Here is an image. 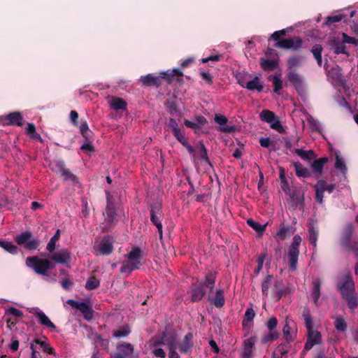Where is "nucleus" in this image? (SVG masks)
<instances>
[{
  "label": "nucleus",
  "instance_id": "5701e85b",
  "mask_svg": "<svg viewBox=\"0 0 358 358\" xmlns=\"http://www.w3.org/2000/svg\"><path fill=\"white\" fill-rule=\"evenodd\" d=\"M34 315L38 319L39 323L51 329H56L55 324L50 321L49 317L41 310L36 311Z\"/></svg>",
  "mask_w": 358,
  "mask_h": 358
},
{
  "label": "nucleus",
  "instance_id": "ddd939ff",
  "mask_svg": "<svg viewBox=\"0 0 358 358\" xmlns=\"http://www.w3.org/2000/svg\"><path fill=\"white\" fill-rule=\"evenodd\" d=\"M194 162L201 159L205 163L212 166L210 159L208 156V150L205 147L202 141H199L198 144L194 148V152L191 154Z\"/></svg>",
  "mask_w": 358,
  "mask_h": 358
},
{
  "label": "nucleus",
  "instance_id": "bb28decb",
  "mask_svg": "<svg viewBox=\"0 0 358 358\" xmlns=\"http://www.w3.org/2000/svg\"><path fill=\"white\" fill-rule=\"evenodd\" d=\"M327 162L328 158L326 157L317 159L312 163L311 168L315 173L321 175L323 171L324 166Z\"/></svg>",
  "mask_w": 358,
  "mask_h": 358
},
{
  "label": "nucleus",
  "instance_id": "a19ab883",
  "mask_svg": "<svg viewBox=\"0 0 358 358\" xmlns=\"http://www.w3.org/2000/svg\"><path fill=\"white\" fill-rule=\"evenodd\" d=\"M290 322L291 321L288 320L287 318L285 320V324L282 329V334L285 338V340L287 341V343H289L294 340V336L291 333V327H290ZM292 322H293L292 321Z\"/></svg>",
  "mask_w": 358,
  "mask_h": 358
},
{
  "label": "nucleus",
  "instance_id": "f704fd0d",
  "mask_svg": "<svg viewBox=\"0 0 358 358\" xmlns=\"http://www.w3.org/2000/svg\"><path fill=\"white\" fill-rule=\"evenodd\" d=\"M162 343L167 345L169 350L178 348V343L174 336H167L164 335L162 337Z\"/></svg>",
  "mask_w": 358,
  "mask_h": 358
},
{
  "label": "nucleus",
  "instance_id": "473e14b6",
  "mask_svg": "<svg viewBox=\"0 0 358 358\" xmlns=\"http://www.w3.org/2000/svg\"><path fill=\"white\" fill-rule=\"evenodd\" d=\"M334 166L337 170H339L343 176L346 175L347 166L345 165V163L343 157H341L340 154L338 152H336L335 154Z\"/></svg>",
  "mask_w": 358,
  "mask_h": 358
},
{
  "label": "nucleus",
  "instance_id": "1a4fd4ad",
  "mask_svg": "<svg viewBox=\"0 0 358 358\" xmlns=\"http://www.w3.org/2000/svg\"><path fill=\"white\" fill-rule=\"evenodd\" d=\"M335 188V184H327L324 180H318L315 185L316 201L320 203H322L324 192L327 191L328 193L331 194Z\"/></svg>",
  "mask_w": 358,
  "mask_h": 358
},
{
  "label": "nucleus",
  "instance_id": "37998d69",
  "mask_svg": "<svg viewBox=\"0 0 358 358\" xmlns=\"http://www.w3.org/2000/svg\"><path fill=\"white\" fill-rule=\"evenodd\" d=\"M302 317L304 320L305 326L306 327L307 331L313 329V317H312L310 312L308 309L303 310V311L302 313Z\"/></svg>",
  "mask_w": 358,
  "mask_h": 358
},
{
  "label": "nucleus",
  "instance_id": "423d86ee",
  "mask_svg": "<svg viewBox=\"0 0 358 358\" xmlns=\"http://www.w3.org/2000/svg\"><path fill=\"white\" fill-rule=\"evenodd\" d=\"M150 207V221L157 227L159 240L163 239V231L161 217L162 216V205L160 202L152 203Z\"/></svg>",
  "mask_w": 358,
  "mask_h": 358
},
{
  "label": "nucleus",
  "instance_id": "a211bd4d",
  "mask_svg": "<svg viewBox=\"0 0 358 358\" xmlns=\"http://www.w3.org/2000/svg\"><path fill=\"white\" fill-rule=\"evenodd\" d=\"M103 215L106 220L113 222L117 215L115 205L110 199L109 193H107V205Z\"/></svg>",
  "mask_w": 358,
  "mask_h": 358
},
{
  "label": "nucleus",
  "instance_id": "20e7f679",
  "mask_svg": "<svg viewBox=\"0 0 358 358\" xmlns=\"http://www.w3.org/2000/svg\"><path fill=\"white\" fill-rule=\"evenodd\" d=\"M26 265L31 268L36 273L45 275L48 271L55 268V264L47 259H41L38 256L29 257Z\"/></svg>",
  "mask_w": 358,
  "mask_h": 358
},
{
  "label": "nucleus",
  "instance_id": "9d476101",
  "mask_svg": "<svg viewBox=\"0 0 358 358\" xmlns=\"http://www.w3.org/2000/svg\"><path fill=\"white\" fill-rule=\"evenodd\" d=\"M0 125H16L21 127L23 125V117L18 111L12 112L6 115L0 116Z\"/></svg>",
  "mask_w": 358,
  "mask_h": 358
},
{
  "label": "nucleus",
  "instance_id": "6ab92c4d",
  "mask_svg": "<svg viewBox=\"0 0 358 358\" xmlns=\"http://www.w3.org/2000/svg\"><path fill=\"white\" fill-rule=\"evenodd\" d=\"M294 229L289 225H286L284 223L280 224L279 229L275 234V238L280 241L285 240L287 236L294 234Z\"/></svg>",
  "mask_w": 358,
  "mask_h": 358
},
{
  "label": "nucleus",
  "instance_id": "6e6d98bb",
  "mask_svg": "<svg viewBox=\"0 0 358 358\" xmlns=\"http://www.w3.org/2000/svg\"><path fill=\"white\" fill-rule=\"evenodd\" d=\"M268 80L273 83L274 92L278 93L282 88V81L278 76H270Z\"/></svg>",
  "mask_w": 358,
  "mask_h": 358
},
{
  "label": "nucleus",
  "instance_id": "de8ad7c7",
  "mask_svg": "<svg viewBox=\"0 0 358 358\" xmlns=\"http://www.w3.org/2000/svg\"><path fill=\"white\" fill-rule=\"evenodd\" d=\"M280 179L282 184V189L286 193L288 194L290 192V187L288 181L285 177V172L283 168L280 169Z\"/></svg>",
  "mask_w": 358,
  "mask_h": 358
},
{
  "label": "nucleus",
  "instance_id": "680f3d73",
  "mask_svg": "<svg viewBox=\"0 0 358 358\" xmlns=\"http://www.w3.org/2000/svg\"><path fill=\"white\" fill-rule=\"evenodd\" d=\"M307 122L310 126V129L312 131H320V122L315 120L313 117L311 115H309L307 117Z\"/></svg>",
  "mask_w": 358,
  "mask_h": 358
},
{
  "label": "nucleus",
  "instance_id": "c03bdc74",
  "mask_svg": "<svg viewBox=\"0 0 358 358\" xmlns=\"http://www.w3.org/2000/svg\"><path fill=\"white\" fill-rule=\"evenodd\" d=\"M247 224L248 226H250L251 228H252L254 230H255L258 234L262 235L264 231L266 229V224H261L257 222H255L252 219H248L247 220Z\"/></svg>",
  "mask_w": 358,
  "mask_h": 358
},
{
  "label": "nucleus",
  "instance_id": "f03ea898",
  "mask_svg": "<svg viewBox=\"0 0 358 358\" xmlns=\"http://www.w3.org/2000/svg\"><path fill=\"white\" fill-rule=\"evenodd\" d=\"M175 76L182 77V71L179 69H174L166 71H161L158 76L150 73L142 76L139 80L143 86L159 87L162 85L163 81H165L167 84H171Z\"/></svg>",
  "mask_w": 358,
  "mask_h": 358
},
{
  "label": "nucleus",
  "instance_id": "f257e3e1",
  "mask_svg": "<svg viewBox=\"0 0 358 358\" xmlns=\"http://www.w3.org/2000/svg\"><path fill=\"white\" fill-rule=\"evenodd\" d=\"M337 287L342 298L347 301L348 308L351 310L355 309L358 306V299L355 294V282L350 274L343 275L338 282Z\"/></svg>",
  "mask_w": 358,
  "mask_h": 358
},
{
  "label": "nucleus",
  "instance_id": "cd10ccee",
  "mask_svg": "<svg viewBox=\"0 0 358 358\" xmlns=\"http://www.w3.org/2000/svg\"><path fill=\"white\" fill-rule=\"evenodd\" d=\"M245 88L251 91L257 90L258 92H261L263 91L264 85L260 83L259 78L255 76L252 80L246 83Z\"/></svg>",
  "mask_w": 358,
  "mask_h": 358
},
{
  "label": "nucleus",
  "instance_id": "ea45409f",
  "mask_svg": "<svg viewBox=\"0 0 358 358\" xmlns=\"http://www.w3.org/2000/svg\"><path fill=\"white\" fill-rule=\"evenodd\" d=\"M111 108L114 110H124L127 108V102L119 97H114L112 99L110 102Z\"/></svg>",
  "mask_w": 358,
  "mask_h": 358
},
{
  "label": "nucleus",
  "instance_id": "c85d7f7f",
  "mask_svg": "<svg viewBox=\"0 0 358 358\" xmlns=\"http://www.w3.org/2000/svg\"><path fill=\"white\" fill-rule=\"evenodd\" d=\"M293 166L295 169L296 175L298 177L308 178L311 176V173L308 169L303 166V165L300 162H293Z\"/></svg>",
  "mask_w": 358,
  "mask_h": 358
},
{
  "label": "nucleus",
  "instance_id": "a18cd8bd",
  "mask_svg": "<svg viewBox=\"0 0 358 358\" xmlns=\"http://www.w3.org/2000/svg\"><path fill=\"white\" fill-rule=\"evenodd\" d=\"M308 332V338L312 341L315 345H317L321 343L322 336L321 334L318 331H315L313 329L311 330L307 331Z\"/></svg>",
  "mask_w": 358,
  "mask_h": 358
},
{
  "label": "nucleus",
  "instance_id": "0e129e2a",
  "mask_svg": "<svg viewBox=\"0 0 358 358\" xmlns=\"http://www.w3.org/2000/svg\"><path fill=\"white\" fill-rule=\"evenodd\" d=\"M35 342L37 344L40 345L41 348L43 349V350L45 352H47L49 355H54L55 354L54 349L49 345V343H46L45 341H40V340H36Z\"/></svg>",
  "mask_w": 358,
  "mask_h": 358
},
{
  "label": "nucleus",
  "instance_id": "4c0bfd02",
  "mask_svg": "<svg viewBox=\"0 0 358 358\" xmlns=\"http://www.w3.org/2000/svg\"><path fill=\"white\" fill-rule=\"evenodd\" d=\"M79 129L82 136L85 139V141L91 139V131L90 130L88 124L85 120H81Z\"/></svg>",
  "mask_w": 358,
  "mask_h": 358
},
{
  "label": "nucleus",
  "instance_id": "aec40b11",
  "mask_svg": "<svg viewBox=\"0 0 358 358\" xmlns=\"http://www.w3.org/2000/svg\"><path fill=\"white\" fill-rule=\"evenodd\" d=\"M256 342V337L251 336L243 342V358H252V348Z\"/></svg>",
  "mask_w": 358,
  "mask_h": 358
},
{
  "label": "nucleus",
  "instance_id": "e433bc0d",
  "mask_svg": "<svg viewBox=\"0 0 358 358\" xmlns=\"http://www.w3.org/2000/svg\"><path fill=\"white\" fill-rule=\"evenodd\" d=\"M287 194L289 195L291 201L293 202L296 207L299 206V205L302 206L303 204V194H301L300 192H289Z\"/></svg>",
  "mask_w": 358,
  "mask_h": 358
},
{
  "label": "nucleus",
  "instance_id": "052dcab7",
  "mask_svg": "<svg viewBox=\"0 0 358 358\" xmlns=\"http://www.w3.org/2000/svg\"><path fill=\"white\" fill-rule=\"evenodd\" d=\"M329 73L332 78L336 81L340 82L343 79L342 71L339 66L332 68L330 70Z\"/></svg>",
  "mask_w": 358,
  "mask_h": 358
},
{
  "label": "nucleus",
  "instance_id": "69168bd1",
  "mask_svg": "<svg viewBox=\"0 0 358 358\" xmlns=\"http://www.w3.org/2000/svg\"><path fill=\"white\" fill-rule=\"evenodd\" d=\"M271 128L273 129L276 130L280 134H282L285 131V129H283L282 125L281 124L279 119L276 115L275 116L274 120L271 122V123H269Z\"/></svg>",
  "mask_w": 358,
  "mask_h": 358
},
{
  "label": "nucleus",
  "instance_id": "4d7b16f0",
  "mask_svg": "<svg viewBox=\"0 0 358 358\" xmlns=\"http://www.w3.org/2000/svg\"><path fill=\"white\" fill-rule=\"evenodd\" d=\"M51 166L52 170L58 174H61L66 169L65 163L62 160L53 162Z\"/></svg>",
  "mask_w": 358,
  "mask_h": 358
},
{
  "label": "nucleus",
  "instance_id": "7c9ffc66",
  "mask_svg": "<svg viewBox=\"0 0 358 358\" xmlns=\"http://www.w3.org/2000/svg\"><path fill=\"white\" fill-rule=\"evenodd\" d=\"M141 265V262L125 261L120 268V272L130 273L134 270L138 269Z\"/></svg>",
  "mask_w": 358,
  "mask_h": 358
},
{
  "label": "nucleus",
  "instance_id": "f8f14e48",
  "mask_svg": "<svg viewBox=\"0 0 358 358\" xmlns=\"http://www.w3.org/2000/svg\"><path fill=\"white\" fill-rule=\"evenodd\" d=\"M43 257H48L57 264H67L71 260V253L68 249H62L51 255H42Z\"/></svg>",
  "mask_w": 358,
  "mask_h": 358
},
{
  "label": "nucleus",
  "instance_id": "79ce46f5",
  "mask_svg": "<svg viewBox=\"0 0 358 358\" xmlns=\"http://www.w3.org/2000/svg\"><path fill=\"white\" fill-rule=\"evenodd\" d=\"M129 260L135 262H141V250L138 247H134L131 249V252L127 255Z\"/></svg>",
  "mask_w": 358,
  "mask_h": 358
},
{
  "label": "nucleus",
  "instance_id": "4468645a",
  "mask_svg": "<svg viewBox=\"0 0 358 358\" xmlns=\"http://www.w3.org/2000/svg\"><path fill=\"white\" fill-rule=\"evenodd\" d=\"M287 78L292 84L299 94L304 92V78L301 75L296 72L290 71L287 73Z\"/></svg>",
  "mask_w": 358,
  "mask_h": 358
},
{
  "label": "nucleus",
  "instance_id": "8fccbe9b",
  "mask_svg": "<svg viewBox=\"0 0 358 358\" xmlns=\"http://www.w3.org/2000/svg\"><path fill=\"white\" fill-rule=\"evenodd\" d=\"M279 334L275 331H269V332L262 337V343L264 344L271 343L278 338Z\"/></svg>",
  "mask_w": 358,
  "mask_h": 358
},
{
  "label": "nucleus",
  "instance_id": "39448f33",
  "mask_svg": "<svg viewBox=\"0 0 358 358\" xmlns=\"http://www.w3.org/2000/svg\"><path fill=\"white\" fill-rule=\"evenodd\" d=\"M301 243V238L299 235L294 236L292 243L288 248L287 258L288 266L291 271L297 268V262L299 256V245Z\"/></svg>",
  "mask_w": 358,
  "mask_h": 358
},
{
  "label": "nucleus",
  "instance_id": "c9c22d12",
  "mask_svg": "<svg viewBox=\"0 0 358 358\" xmlns=\"http://www.w3.org/2000/svg\"><path fill=\"white\" fill-rule=\"evenodd\" d=\"M323 48L320 44H316L313 46L311 49V52L313 53L315 59L317 61V63L319 66H322V52Z\"/></svg>",
  "mask_w": 358,
  "mask_h": 358
},
{
  "label": "nucleus",
  "instance_id": "4be33fe9",
  "mask_svg": "<svg viewBox=\"0 0 358 358\" xmlns=\"http://www.w3.org/2000/svg\"><path fill=\"white\" fill-rule=\"evenodd\" d=\"M208 300L212 302L216 308L222 307L225 303L223 290L220 289H217L215 296L213 298L210 295H208Z\"/></svg>",
  "mask_w": 358,
  "mask_h": 358
},
{
  "label": "nucleus",
  "instance_id": "b1692460",
  "mask_svg": "<svg viewBox=\"0 0 358 358\" xmlns=\"http://www.w3.org/2000/svg\"><path fill=\"white\" fill-rule=\"evenodd\" d=\"M113 245L108 237H104L99 245V252L103 255H109L113 252Z\"/></svg>",
  "mask_w": 358,
  "mask_h": 358
},
{
  "label": "nucleus",
  "instance_id": "09e8293b",
  "mask_svg": "<svg viewBox=\"0 0 358 358\" xmlns=\"http://www.w3.org/2000/svg\"><path fill=\"white\" fill-rule=\"evenodd\" d=\"M0 246L5 250L8 251L10 254L15 255L18 252V248L16 245H13L11 242L8 241H0Z\"/></svg>",
  "mask_w": 358,
  "mask_h": 358
},
{
  "label": "nucleus",
  "instance_id": "6e6552de",
  "mask_svg": "<svg viewBox=\"0 0 358 358\" xmlns=\"http://www.w3.org/2000/svg\"><path fill=\"white\" fill-rule=\"evenodd\" d=\"M303 40L299 36L283 38L275 43V46L283 49H291L294 51H298L302 48Z\"/></svg>",
  "mask_w": 358,
  "mask_h": 358
},
{
  "label": "nucleus",
  "instance_id": "338daca9",
  "mask_svg": "<svg viewBox=\"0 0 358 358\" xmlns=\"http://www.w3.org/2000/svg\"><path fill=\"white\" fill-rule=\"evenodd\" d=\"M60 176L63 177L64 180H71L74 182L77 180V177L66 168L63 171Z\"/></svg>",
  "mask_w": 358,
  "mask_h": 358
},
{
  "label": "nucleus",
  "instance_id": "3c124183",
  "mask_svg": "<svg viewBox=\"0 0 358 358\" xmlns=\"http://www.w3.org/2000/svg\"><path fill=\"white\" fill-rule=\"evenodd\" d=\"M345 17L346 15L343 13H338L336 15L328 16L326 19L325 24L327 26H331L334 23L341 21Z\"/></svg>",
  "mask_w": 358,
  "mask_h": 358
},
{
  "label": "nucleus",
  "instance_id": "13d9d810",
  "mask_svg": "<svg viewBox=\"0 0 358 358\" xmlns=\"http://www.w3.org/2000/svg\"><path fill=\"white\" fill-rule=\"evenodd\" d=\"M301 57L299 56H292L287 59V65L290 69L297 68L300 66Z\"/></svg>",
  "mask_w": 358,
  "mask_h": 358
},
{
  "label": "nucleus",
  "instance_id": "603ef678",
  "mask_svg": "<svg viewBox=\"0 0 358 358\" xmlns=\"http://www.w3.org/2000/svg\"><path fill=\"white\" fill-rule=\"evenodd\" d=\"M100 285V281L99 279H97L95 276L92 275L87 280L86 284H85V288L87 290H93L97 287H99Z\"/></svg>",
  "mask_w": 358,
  "mask_h": 358
},
{
  "label": "nucleus",
  "instance_id": "e2e57ef3",
  "mask_svg": "<svg viewBox=\"0 0 358 358\" xmlns=\"http://www.w3.org/2000/svg\"><path fill=\"white\" fill-rule=\"evenodd\" d=\"M26 132L31 136V138L41 139V136L36 132V127L33 123H28L26 128Z\"/></svg>",
  "mask_w": 358,
  "mask_h": 358
},
{
  "label": "nucleus",
  "instance_id": "58836bf2",
  "mask_svg": "<svg viewBox=\"0 0 358 358\" xmlns=\"http://www.w3.org/2000/svg\"><path fill=\"white\" fill-rule=\"evenodd\" d=\"M334 327L339 333H344L348 329V324L343 317H337L334 321Z\"/></svg>",
  "mask_w": 358,
  "mask_h": 358
},
{
  "label": "nucleus",
  "instance_id": "5fc2aeb1",
  "mask_svg": "<svg viewBox=\"0 0 358 358\" xmlns=\"http://www.w3.org/2000/svg\"><path fill=\"white\" fill-rule=\"evenodd\" d=\"M60 231L57 229L55 235L50 238L48 242L46 249L52 253L55 249V243L59 239Z\"/></svg>",
  "mask_w": 358,
  "mask_h": 358
},
{
  "label": "nucleus",
  "instance_id": "72a5a7b5",
  "mask_svg": "<svg viewBox=\"0 0 358 358\" xmlns=\"http://www.w3.org/2000/svg\"><path fill=\"white\" fill-rule=\"evenodd\" d=\"M295 153L304 160H312L316 158V155L312 150H303L302 149H296Z\"/></svg>",
  "mask_w": 358,
  "mask_h": 358
},
{
  "label": "nucleus",
  "instance_id": "9b49d317",
  "mask_svg": "<svg viewBox=\"0 0 358 358\" xmlns=\"http://www.w3.org/2000/svg\"><path fill=\"white\" fill-rule=\"evenodd\" d=\"M354 231V227L352 224H348L343 229L341 238V245L343 248L347 251H352L354 250V245L352 243L351 239Z\"/></svg>",
  "mask_w": 358,
  "mask_h": 358
},
{
  "label": "nucleus",
  "instance_id": "bf43d9fd",
  "mask_svg": "<svg viewBox=\"0 0 358 358\" xmlns=\"http://www.w3.org/2000/svg\"><path fill=\"white\" fill-rule=\"evenodd\" d=\"M255 315V312L252 308H248L245 313L244 319L243 320V326L245 327L248 322H252Z\"/></svg>",
  "mask_w": 358,
  "mask_h": 358
},
{
  "label": "nucleus",
  "instance_id": "f3484780",
  "mask_svg": "<svg viewBox=\"0 0 358 358\" xmlns=\"http://www.w3.org/2000/svg\"><path fill=\"white\" fill-rule=\"evenodd\" d=\"M192 340L193 334L192 333L187 334L185 336L182 343L178 346L180 352L184 354L190 353L194 346Z\"/></svg>",
  "mask_w": 358,
  "mask_h": 358
},
{
  "label": "nucleus",
  "instance_id": "7ed1b4c3",
  "mask_svg": "<svg viewBox=\"0 0 358 358\" xmlns=\"http://www.w3.org/2000/svg\"><path fill=\"white\" fill-rule=\"evenodd\" d=\"M216 280V273L210 272L206 274L205 280L200 282L198 285H192L191 289V301L197 302L201 301L206 294L205 288L209 289L211 292L214 289Z\"/></svg>",
  "mask_w": 358,
  "mask_h": 358
},
{
  "label": "nucleus",
  "instance_id": "2eb2a0df",
  "mask_svg": "<svg viewBox=\"0 0 358 358\" xmlns=\"http://www.w3.org/2000/svg\"><path fill=\"white\" fill-rule=\"evenodd\" d=\"M67 303L71 307L75 308L80 310L84 315L87 320H90L93 317V310L85 302H78L73 299H69Z\"/></svg>",
  "mask_w": 358,
  "mask_h": 358
},
{
  "label": "nucleus",
  "instance_id": "0eeeda50",
  "mask_svg": "<svg viewBox=\"0 0 358 358\" xmlns=\"http://www.w3.org/2000/svg\"><path fill=\"white\" fill-rule=\"evenodd\" d=\"M15 241L17 245H24V248L27 250H37L41 244V241L38 239L32 238V234L27 231L16 236Z\"/></svg>",
  "mask_w": 358,
  "mask_h": 358
},
{
  "label": "nucleus",
  "instance_id": "dca6fc26",
  "mask_svg": "<svg viewBox=\"0 0 358 358\" xmlns=\"http://www.w3.org/2000/svg\"><path fill=\"white\" fill-rule=\"evenodd\" d=\"M134 347L131 343H120L117 346V352L111 355L112 358H128L132 355Z\"/></svg>",
  "mask_w": 358,
  "mask_h": 358
},
{
  "label": "nucleus",
  "instance_id": "2f4dec72",
  "mask_svg": "<svg viewBox=\"0 0 358 358\" xmlns=\"http://www.w3.org/2000/svg\"><path fill=\"white\" fill-rule=\"evenodd\" d=\"M320 287L321 282L319 279H316L313 282V289L311 292V297L313 299L314 303L317 305V301L320 296Z\"/></svg>",
  "mask_w": 358,
  "mask_h": 358
},
{
  "label": "nucleus",
  "instance_id": "774afa93",
  "mask_svg": "<svg viewBox=\"0 0 358 358\" xmlns=\"http://www.w3.org/2000/svg\"><path fill=\"white\" fill-rule=\"evenodd\" d=\"M343 43L352 44L355 46H358V38L355 37L349 36L347 34L343 33Z\"/></svg>",
  "mask_w": 358,
  "mask_h": 358
},
{
  "label": "nucleus",
  "instance_id": "412c9836",
  "mask_svg": "<svg viewBox=\"0 0 358 358\" xmlns=\"http://www.w3.org/2000/svg\"><path fill=\"white\" fill-rule=\"evenodd\" d=\"M308 241L310 244H311L313 247L317 246V241L319 236V230L318 228L315 226L314 223L313 222H308Z\"/></svg>",
  "mask_w": 358,
  "mask_h": 358
},
{
  "label": "nucleus",
  "instance_id": "49530a36",
  "mask_svg": "<svg viewBox=\"0 0 358 358\" xmlns=\"http://www.w3.org/2000/svg\"><path fill=\"white\" fill-rule=\"evenodd\" d=\"M275 116V113L268 110H263L259 114L261 120L268 124L271 123V122L274 120Z\"/></svg>",
  "mask_w": 358,
  "mask_h": 358
},
{
  "label": "nucleus",
  "instance_id": "864d4df0",
  "mask_svg": "<svg viewBox=\"0 0 358 358\" xmlns=\"http://www.w3.org/2000/svg\"><path fill=\"white\" fill-rule=\"evenodd\" d=\"M273 278L272 275H268L262 283V292L264 296H267L268 294V289Z\"/></svg>",
  "mask_w": 358,
  "mask_h": 358
},
{
  "label": "nucleus",
  "instance_id": "a878e982",
  "mask_svg": "<svg viewBox=\"0 0 358 358\" xmlns=\"http://www.w3.org/2000/svg\"><path fill=\"white\" fill-rule=\"evenodd\" d=\"M175 138L187 149L189 154H193L194 147H192L185 138L180 129L173 133Z\"/></svg>",
  "mask_w": 358,
  "mask_h": 358
},
{
  "label": "nucleus",
  "instance_id": "c756f323",
  "mask_svg": "<svg viewBox=\"0 0 358 358\" xmlns=\"http://www.w3.org/2000/svg\"><path fill=\"white\" fill-rule=\"evenodd\" d=\"M278 65V62L275 59H268L261 58L260 66L264 71H273Z\"/></svg>",
  "mask_w": 358,
  "mask_h": 358
},
{
  "label": "nucleus",
  "instance_id": "393cba45",
  "mask_svg": "<svg viewBox=\"0 0 358 358\" xmlns=\"http://www.w3.org/2000/svg\"><path fill=\"white\" fill-rule=\"evenodd\" d=\"M330 45L331 50L334 52V54H343L347 56L349 55V52L346 50V46L344 45V43H343V42L341 43L336 39H333L331 41Z\"/></svg>",
  "mask_w": 358,
  "mask_h": 358
}]
</instances>
